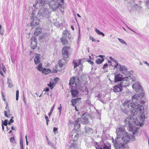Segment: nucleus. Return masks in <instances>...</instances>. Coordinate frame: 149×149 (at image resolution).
<instances>
[{
	"label": "nucleus",
	"instance_id": "nucleus-3",
	"mask_svg": "<svg viewBox=\"0 0 149 149\" xmlns=\"http://www.w3.org/2000/svg\"><path fill=\"white\" fill-rule=\"evenodd\" d=\"M64 1V0H50L48 4L50 8L55 10L61 5V2L63 3Z\"/></svg>",
	"mask_w": 149,
	"mask_h": 149
},
{
	"label": "nucleus",
	"instance_id": "nucleus-33",
	"mask_svg": "<svg viewBox=\"0 0 149 149\" xmlns=\"http://www.w3.org/2000/svg\"><path fill=\"white\" fill-rule=\"evenodd\" d=\"M7 83L9 87L11 88L13 86L11 80H10L9 78H8Z\"/></svg>",
	"mask_w": 149,
	"mask_h": 149
},
{
	"label": "nucleus",
	"instance_id": "nucleus-43",
	"mask_svg": "<svg viewBox=\"0 0 149 149\" xmlns=\"http://www.w3.org/2000/svg\"><path fill=\"white\" fill-rule=\"evenodd\" d=\"M54 107H53L51 109L50 112L48 114V115L49 116H50L52 114V111H53V109H54Z\"/></svg>",
	"mask_w": 149,
	"mask_h": 149
},
{
	"label": "nucleus",
	"instance_id": "nucleus-21",
	"mask_svg": "<svg viewBox=\"0 0 149 149\" xmlns=\"http://www.w3.org/2000/svg\"><path fill=\"white\" fill-rule=\"evenodd\" d=\"M73 63L74 64V68H75L81 64V60L79 59L78 60H74L73 61Z\"/></svg>",
	"mask_w": 149,
	"mask_h": 149
},
{
	"label": "nucleus",
	"instance_id": "nucleus-19",
	"mask_svg": "<svg viewBox=\"0 0 149 149\" xmlns=\"http://www.w3.org/2000/svg\"><path fill=\"white\" fill-rule=\"evenodd\" d=\"M122 75L120 74H116L114 77V82H116L119 81H122L123 80Z\"/></svg>",
	"mask_w": 149,
	"mask_h": 149
},
{
	"label": "nucleus",
	"instance_id": "nucleus-48",
	"mask_svg": "<svg viewBox=\"0 0 149 149\" xmlns=\"http://www.w3.org/2000/svg\"><path fill=\"white\" fill-rule=\"evenodd\" d=\"M46 137L47 144L49 145H50L51 144V143L49 141L47 136H46Z\"/></svg>",
	"mask_w": 149,
	"mask_h": 149
},
{
	"label": "nucleus",
	"instance_id": "nucleus-1",
	"mask_svg": "<svg viewBox=\"0 0 149 149\" xmlns=\"http://www.w3.org/2000/svg\"><path fill=\"white\" fill-rule=\"evenodd\" d=\"M143 106L139 108L137 104L131 102L130 101H125L123 103L121 110L125 113L130 115L124 120L125 124L128 126L130 130H133L135 125H139L140 124L139 122L137 119L136 115L139 112L141 113Z\"/></svg>",
	"mask_w": 149,
	"mask_h": 149
},
{
	"label": "nucleus",
	"instance_id": "nucleus-8",
	"mask_svg": "<svg viewBox=\"0 0 149 149\" xmlns=\"http://www.w3.org/2000/svg\"><path fill=\"white\" fill-rule=\"evenodd\" d=\"M113 142L116 149H124L125 148L124 144L120 142L117 139H116L114 142Z\"/></svg>",
	"mask_w": 149,
	"mask_h": 149
},
{
	"label": "nucleus",
	"instance_id": "nucleus-45",
	"mask_svg": "<svg viewBox=\"0 0 149 149\" xmlns=\"http://www.w3.org/2000/svg\"><path fill=\"white\" fill-rule=\"evenodd\" d=\"M8 120H5L2 124L4 125L5 126H6L8 125Z\"/></svg>",
	"mask_w": 149,
	"mask_h": 149
},
{
	"label": "nucleus",
	"instance_id": "nucleus-17",
	"mask_svg": "<svg viewBox=\"0 0 149 149\" xmlns=\"http://www.w3.org/2000/svg\"><path fill=\"white\" fill-rule=\"evenodd\" d=\"M119 70L122 73L124 74L126 76L128 74L127 68L125 66L119 65Z\"/></svg>",
	"mask_w": 149,
	"mask_h": 149
},
{
	"label": "nucleus",
	"instance_id": "nucleus-32",
	"mask_svg": "<svg viewBox=\"0 0 149 149\" xmlns=\"http://www.w3.org/2000/svg\"><path fill=\"white\" fill-rule=\"evenodd\" d=\"M75 77H73L70 80L69 84L70 85H73L75 83Z\"/></svg>",
	"mask_w": 149,
	"mask_h": 149
},
{
	"label": "nucleus",
	"instance_id": "nucleus-9",
	"mask_svg": "<svg viewBox=\"0 0 149 149\" xmlns=\"http://www.w3.org/2000/svg\"><path fill=\"white\" fill-rule=\"evenodd\" d=\"M95 146L96 149H111V145L109 143H107L106 144H104L100 148L97 145V142L95 141L94 142Z\"/></svg>",
	"mask_w": 149,
	"mask_h": 149
},
{
	"label": "nucleus",
	"instance_id": "nucleus-38",
	"mask_svg": "<svg viewBox=\"0 0 149 149\" xmlns=\"http://www.w3.org/2000/svg\"><path fill=\"white\" fill-rule=\"evenodd\" d=\"M37 69L38 70L40 71H42L43 68L42 67V65L40 63L39 64L38 66L37 67Z\"/></svg>",
	"mask_w": 149,
	"mask_h": 149
},
{
	"label": "nucleus",
	"instance_id": "nucleus-16",
	"mask_svg": "<svg viewBox=\"0 0 149 149\" xmlns=\"http://www.w3.org/2000/svg\"><path fill=\"white\" fill-rule=\"evenodd\" d=\"M139 98V96L138 95L135 94L132 97V101L131 100H127V101H130L131 103H134L135 104H137L139 108L141 106H143L142 105H140L139 104L137 103V101Z\"/></svg>",
	"mask_w": 149,
	"mask_h": 149
},
{
	"label": "nucleus",
	"instance_id": "nucleus-25",
	"mask_svg": "<svg viewBox=\"0 0 149 149\" xmlns=\"http://www.w3.org/2000/svg\"><path fill=\"white\" fill-rule=\"evenodd\" d=\"M70 146V149H80L79 145L75 143H72L71 146Z\"/></svg>",
	"mask_w": 149,
	"mask_h": 149
},
{
	"label": "nucleus",
	"instance_id": "nucleus-46",
	"mask_svg": "<svg viewBox=\"0 0 149 149\" xmlns=\"http://www.w3.org/2000/svg\"><path fill=\"white\" fill-rule=\"evenodd\" d=\"M87 62L90 63L92 66L93 65L94 63L93 61H92L90 60H88Z\"/></svg>",
	"mask_w": 149,
	"mask_h": 149
},
{
	"label": "nucleus",
	"instance_id": "nucleus-64",
	"mask_svg": "<svg viewBox=\"0 0 149 149\" xmlns=\"http://www.w3.org/2000/svg\"><path fill=\"white\" fill-rule=\"evenodd\" d=\"M63 65V64L62 63H59V64H58V66L60 67H62Z\"/></svg>",
	"mask_w": 149,
	"mask_h": 149
},
{
	"label": "nucleus",
	"instance_id": "nucleus-37",
	"mask_svg": "<svg viewBox=\"0 0 149 149\" xmlns=\"http://www.w3.org/2000/svg\"><path fill=\"white\" fill-rule=\"evenodd\" d=\"M55 84L53 83L50 82L49 84H47V85L49 86L52 89L53 88Z\"/></svg>",
	"mask_w": 149,
	"mask_h": 149
},
{
	"label": "nucleus",
	"instance_id": "nucleus-41",
	"mask_svg": "<svg viewBox=\"0 0 149 149\" xmlns=\"http://www.w3.org/2000/svg\"><path fill=\"white\" fill-rule=\"evenodd\" d=\"M80 39H81V36H80V31L79 30V35L78 36V40H77V43L78 44L79 42Z\"/></svg>",
	"mask_w": 149,
	"mask_h": 149
},
{
	"label": "nucleus",
	"instance_id": "nucleus-54",
	"mask_svg": "<svg viewBox=\"0 0 149 149\" xmlns=\"http://www.w3.org/2000/svg\"><path fill=\"white\" fill-rule=\"evenodd\" d=\"M58 130V128L57 127H54L53 128V131L54 132V133L55 134V132L57 131Z\"/></svg>",
	"mask_w": 149,
	"mask_h": 149
},
{
	"label": "nucleus",
	"instance_id": "nucleus-31",
	"mask_svg": "<svg viewBox=\"0 0 149 149\" xmlns=\"http://www.w3.org/2000/svg\"><path fill=\"white\" fill-rule=\"evenodd\" d=\"M104 59H101L100 58H98L96 59L95 60L96 63L98 64H101L104 61Z\"/></svg>",
	"mask_w": 149,
	"mask_h": 149
},
{
	"label": "nucleus",
	"instance_id": "nucleus-2",
	"mask_svg": "<svg viewBox=\"0 0 149 149\" xmlns=\"http://www.w3.org/2000/svg\"><path fill=\"white\" fill-rule=\"evenodd\" d=\"M117 139H119L125 144L129 142L131 140L134 141L135 140L134 137L126 132L125 129L123 127L117 128L116 130Z\"/></svg>",
	"mask_w": 149,
	"mask_h": 149
},
{
	"label": "nucleus",
	"instance_id": "nucleus-12",
	"mask_svg": "<svg viewBox=\"0 0 149 149\" xmlns=\"http://www.w3.org/2000/svg\"><path fill=\"white\" fill-rule=\"evenodd\" d=\"M48 1V0H37L36 3L33 5V6L35 7L37 9V8L44 6Z\"/></svg>",
	"mask_w": 149,
	"mask_h": 149
},
{
	"label": "nucleus",
	"instance_id": "nucleus-59",
	"mask_svg": "<svg viewBox=\"0 0 149 149\" xmlns=\"http://www.w3.org/2000/svg\"><path fill=\"white\" fill-rule=\"evenodd\" d=\"M3 31L2 29H0V34L3 35Z\"/></svg>",
	"mask_w": 149,
	"mask_h": 149
},
{
	"label": "nucleus",
	"instance_id": "nucleus-29",
	"mask_svg": "<svg viewBox=\"0 0 149 149\" xmlns=\"http://www.w3.org/2000/svg\"><path fill=\"white\" fill-rule=\"evenodd\" d=\"M85 129L86 133H90L93 132V130L92 129L88 126H86L85 127Z\"/></svg>",
	"mask_w": 149,
	"mask_h": 149
},
{
	"label": "nucleus",
	"instance_id": "nucleus-15",
	"mask_svg": "<svg viewBox=\"0 0 149 149\" xmlns=\"http://www.w3.org/2000/svg\"><path fill=\"white\" fill-rule=\"evenodd\" d=\"M123 85H121L120 83L118 84L115 86L113 88L114 92H119L122 91L124 86Z\"/></svg>",
	"mask_w": 149,
	"mask_h": 149
},
{
	"label": "nucleus",
	"instance_id": "nucleus-35",
	"mask_svg": "<svg viewBox=\"0 0 149 149\" xmlns=\"http://www.w3.org/2000/svg\"><path fill=\"white\" fill-rule=\"evenodd\" d=\"M77 99H72L71 101L72 105L73 106H74V105H75L76 104V103L77 101Z\"/></svg>",
	"mask_w": 149,
	"mask_h": 149
},
{
	"label": "nucleus",
	"instance_id": "nucleus-60",
	"mask_svg": "<svg viewBox=\"0 0 149 149\" xmlns=\"http://www.w3.org/2000/svg\"><path fill=\"white\" fill-rule=\"evenodd\" d=\"M20 144L21 145V147L22 148L23 147V141L22 140H20Z\"/></svg>",
	"mask_w": 149,
	"mask_h": 149
},
{
	"label": "nucleus",
	"instance_id": "nucleus-28",
	"mask_svg": "<svg viewBox=\"0 0 149 149\" xmlns=\"http://www.w3.org/2000/svg\"><path fill=\"white\" fill-rule=\"evenodd\" d=\"M61 42L63 45H67L68 44V42L66 40L65 37H63L61 39Z\"/></svg>",
	"mask_w": 149,
	"mask_h": 149
},
{
	"label": "nucleus",
	"instance_id": "nucleus-52",
	"mask_svg": "<svg viewBox=\"0 0 149 149\" xmlns=\"http://www.w3.org/2000/svg\"><path fill=\"white\" fill-rule=\"evenodd\" d=\"M2 69L4 72H6V69L4 65H3L2 67Z\"/></svg>",
	"mask_w": 149,
	"mask_h": 149
},
{
	"label": "nucleus",
	"instance_id": "nucleus-44",
	"mask_svg": "<svg viewBox=\"0 0 149 149\" xmlns=\"http://www.w3.org/2000/svg\"><path fill=\"white\" fill-rule=\"evenodd\" d=\"M10 141L13 143H14L15 142V139L14 137H11L10 139Z\"/></svg>",
	"mask_w": 149,
	"mask_h": 149
},
{
	"label": "nucleus",
	"instance_id": "nucleus-58",
	"mask_svg": "<svg viewBox=\"0 0 149 149\" xmlns=\"http://www.w3.org/2000/svg\"><path fill=\"white\" fill-rule=\"evenodd\" d=\"M59 79L57 78H56L54 79V81H55V82L54 83H56V82L58 81Z\"/></svg>",
	"mask_w": 149,
	"mask_h": 149
},
{
	"label": "nucleus",
	"instance_id": "nucleus-5",
	"mask_svg": "<svg viewBox=\"0 0 149 149\" xmlns=\"http://www.w3.org/2000/svg\"><path fill=\"white\" fill-rule=\"evenodd\" d=\"M70 49V47L65 46L63 48L62 50V55L63 57V60L64 61H65L66 58L69 56V52Z\"/></svg>",
	"mask_w": 149,
	"mask_h": 149
},
{
	"label": "nucleus",
	"instance_id": "nucleus-13",
	"mask_svg": "<svg viewBox=\"0 0 149 149\" xmlns=\"http://www.w3.org/2000/svg\"><path fill=\"white\" fill-rule=\"evenodd\" d=\"M38 15L42 16L43 17H48L49 13L47 8H45L42 11H39L37 13Z\"/></svg>",
	"mask_w": 149,
	"mask_h": 149
},
{
	"label": "nucleus",
	"instance_id": "nucleus-55",
	"mask_svg": "<svg viewBox=\"0 0 149 149\" xmlns=\"http://www.w3.org/2000/svg\"><path fill=\"white\" fill-rule=\"evenodd\" d=\"M109 59L110 60L112 61H113V62H117L116 60L113 59L111 57H109Z\"/></svg>",
	"mask_w": 149,
	"mask_h": 149
},
{
	"label": "nucleus",
	"instance_id": "nucleus-14",
	"mask_svg": "<svg viewBox=\"0 0 149 149\" xmlns=\"http://www.w3.org/2000/svg\"><path fill=\"white\" fill-rule=\"evenodd\" d=\"M144 109V108L142 109L141 112V113H140L139 112H138V113L136 115L137 116V117H139V116L140 115V117L139 118V119L140 120H139V122H140L141 123H140V124L139 125L140 126H141L143 125V122L144 119H145V116L144 114H143V109Z\"/></svg>",
	"mask_w": 149,
	"mask_h": 149
},
{
	"label": "nucleus",
	"instance_id": "nucleus-11",
	"mask_svg": "<svg viewBox=\"0 0 149 149\" xmlns=\"http://www.w3.org/2000/svg\"><path fill=\"white\" fill-rule=\"evenodd\" d=\"M31 26L32 27L38 26L39 23V19L36 17H31Z\"/></svg>",
	"mask_w": 149,
	"mask_h": 149
},
{
	"label": "nucleus",
	"instance_id": "nucleus-18",
	"mask_svg": "<svg viewBox=\"0 0 149 149\" xmlns=\"http://www.w3.org/2000/svg\"><path fill=\"white\" fill-rule=\"evenodd\" d=\"M31 40V47L33 49H34L36 47L37 39L35 37H33L32 38Z\"/></svg>",
	"mask_w": 149,
	"mask_h": 149
},
{
	"label": "nucleus",
	"instance_id": "nucleus-4",
	"mask_svg": "<svg viewBox=\"0 0 149 149\" xmlns=\"http://www.w3.org/2000/svg\"><path fill=\"white\" fill-rule=\"evenodd\" d=\"M124 79L122 82L120 83L121 85L123 84L124 86L123 87L126 86H129L130 83L134 81V79L133 77L130 75L125 77Z\"/></svg>",
	"mask_w": 149,
	"mask_h": 149
},
{
	"label": "nucleus",
	"instance_id": "nucleus-22",
	"mask_svg": "<svg viewBox=\"0 0 149 149\" xmlns=\"http://www.w3.org/2000/svg\"><path fill=\"white\" fill-rule=\"evenodd\" d=\"M71 92L72 97H75L79 93L78 91L76 89H71Z\"/></svg>",
	"mask_w": 149,
	"mask_h": 149
},
{
	"label": "nucleus",
	"instance_id": "nucleus-50",
	"mask_svg": "<svg viewBox=\"0 0 149 149\" xmlns=\"http://www.w3.org/2000/svg\"><path fill=\"white\" fill-rule=\"evenodd\" d=\"M13 122H14V120L13 119H11L10 120L9 122L8 123V124L9 125H10L11 123H13Z\"/></svg>",
	"mask_w": 149,
	"mask_h": 149
},
{
	"label": "nucleus",
	"instance_id": "nucleus-26",
	"mask_svg": "<svg viewBox=\"0 0 149 149\" xmlns=\"http://www.w3.org/2000/svg\"><path fill=\"white\" fill-rule=\"evenodd\" d=\"M42 32V30L40 27H37L34 32V34L36 36H37L40 34Z\"/></svg>",
	"mask_w": 149,
	"mask_h": 149
},
{
	"label": "nucleus",
	"instance_id": "nucleus-63",
	"mask_svg": "<svg viewBox=\"0 0 149 149\" xmlns=\"http://www.w3.org/2000/svg\"><path fill=\"white\" fill-rule=\"evenodd\" d=\"M143 63H144L145 64L147 65L149 67V64L147 62V61H143Z\"/></svg>",
	"mask_w": 149,
	"mask_h": 149
},
{
	"label": "nucleus",
	"instance_id": "nucleus-49",
	"mask_svg": "<svg viewBox=\"0 0 149 149\" xmlns=\"http://www.w3.org/2000/svg\"><path fill=\"white\" fill-rule=\"evenodd\" d=\"M89 39L90 40H91L92 42H94L95 41V40L91 36L89 37Z\"/></svg>",
	"mask_w": 149,
	"mask_h": 149
},
{
	"label": "nucleus",
	"instance_id": "nucleus-20",
	"mask_svg": "<svg viewBox=\"0 0 149 149\" xmlns=\"http://www.w3.org/2000/svg\"><path fill=\"white\" fill-rule=\"evenodd\" d=\"M132 88L136 89L141 90V87L139 83L136 82L132 85Z\"/></svg>",
	"mask_w": 149,
	"mask_h": 149
},
{
	"label": "nucleus",
	"instance_id": "nucleus-7",
	"mask_svg": "<svg viewBox=\"0 0 149 149\" xmlns=\"http://www.w3.org/2000/svg\"><path fill=\"white\" fill-rule=\"evenodd\" d=\"M127 2V6L129 7H131L133 10H136L139 8V7L136 4L134 3V0H125Z\"/></svg>",
	"mask_w": 149,
	"mask_h": 149
},
{
	"label": "nucleus",
	"instance_id": "nucleus-39",
	"mask_svg": "<svg viewBox=\"0 0 149 149\" xmlns=\"http://www.w3.org/2000/svg\"><path fill=\"white\" fill-rule=\"evenodd\" d=\"M117 62H114L115 63V65H114V69L115 68H119V65H120V64H119L118 63L117 61L116 60Z\"/></svg>",
	"mask_w": 149,
	"mask_h": 149
},
{
	"label": "nucleus",
	"instance_id": "nucleus-53",
	"mask_svg": "<svg viewBox=\"0 0 149 149\" xmlns=\"http://www.w3.org/2000/svg\"><path fill=\"white\" fill-rule=\"evenodd\" d=\"M146 5L148 8L149 9V0H147L146 1Z\"/></svg>",
	"mask_w": 149,
	"mask_h": 149
},
{
	"label": "nucleus",
	"instance_id": "nucleus-36",
	"mask_svg": "<svg viewBox=\"0 0 149 149\" xmlns=\"http://www.w3.org/2000/svg\"><path fill=\"white\" fill-rule=\"evenodd\" d=\"M118 40L121 43L127 45V43L124 40L120 38H118Z\"/></svg>",
	"mask_w": 149,
	"mask_h": 149
},
{
	"label": "nucleus",
	"instance_id": "nucleus-34",
	"mask_svg": "<svg viewBox=\"0 0 149 149\" xmlns=\"http://www.w3.org/2000/svg\"><path fill=\"white\" fill-rule=\"evenodd\" d=\"M95 31L98 34L101 35L103 36H104V34L103 33L101 32L97 29H95Z\"/></svg>",
	"mask_w": 149,
	"mask_h": 149
},
{
	"label": "nucleus",
	"instance_id": "nucleus-40",
	"mask_svg": "<svg viewBox=\"0 0 149 149\" xmlns=\"http://www.w3.org/2000/svg\"><path fill=\"white\" fill-rule=\"evenodd\" d=\"M19 91L18 90H17L16 91V100H18V98H19Z\"/></svg>",
	"mask_w": 149,
	"mask_h": 149
},
{
	"label": "nucleus",
	"instance_id": "nucleus-57",
	"mask_svg": "<svg viewBox=\"0 0 149 149\" xmlns=\"http://www.w3.org/2000/svg\"><path fill=\"white\" fill-rule=\"evenodd\" d=\"M47 70L45 68H43L42 69V72L43 73H45V74H46V70Z\"/></svg>",
	"mask_w": 149,
	"mask_h": 149
},
{
	"label": "nucleus",
	"instance_id": "nucleus-62",
	"mask_svg": "<svg viewBox=\"0 0 149 149\" xmlns=\"http://www.w3.org/2000/svg\"><path fill=\"white\" fill-rule=\"evenodd\" d=\"M49 88H46L45 89L43 90V91H49Z\"/></svg>",
	"mask_w": 149,
	"mask_h": 149
},
{
	"label": "nucleus",
	"instance_id": "nucleus-42",
	"mask_svg": "<svg viewBox=\"0 0 149 149\" xmlns=\"http://www.w3.org/2000/svg\"><path fill=\"white\" fill-rule=\"evenodd\" d=\"M36 11L35 10H33L32 11V13L31 14V17H36V15H35V14L36 13Z\"/></svg>",
	"mask_w": 149,
	"mask_h": 149
},
{
	"label": "nucleus",
	"instance_id": "nucleus-51",
	"mask_svg": "<svg viewBox=\"0 0 149 149\" xmlns=\"http://www.w3.org/2000/svg\"><path fill=\"white\" fill-rule=\"evenodd\" d=\"M23 101L25 104H26L27 102H26V100L25 97L24 96V95H23Z\"/></svg>",
	"mask_w": 149,
	"mask_h": 149
},
{
	"label": "nucleus",
	"instance_id": "nucleus-6",
	"mask_svg": "<svg viewBox=\"0 0 149 149\" xmlns=\"http://www.w3.org/2000/svg\"><path fill=\"white\" fill-rule=\"evenodd\" d=\"M80 134L81 132L79 131H75V130H73L70 134L69 137L74 141L77 139Z\"/></svg>",
	"mask_w": 149,
	"mask_h": 149
},
{
	"label": "nucleus",
	"instance_id": "nucleus-23",
	"mask_svg": "<svg viewBox=\"0 0 149 149\" xmlns=\"http://www.w3.org/2000/svg\"><path fill=\"white\" fill-rule=\"evenodd\" d=\"M75 85L76 86L77 88H79V86L80 85V82L79 80V78L78 77H76L75 78Z\"/></svg>",
	"mask_w": 149,
	"mask_h": 149
},
{
	"label": "nucleus",
	"instance_id": "nucleus-27",
	"mask_svg": "<svg viewBox=\"0 0 149 149\" xmlns=\"http://www.w3.org/2000/svg\"><path fill=\"white\" fill-rule=\"evenodd\" d=\"M63 34L64 36L65 37H66L69 39H70L71 38V35L69 33V31L67 30H65L63 31Z\"/></svg>",
	"mask_w": 149,
	"mask_h": 149
},
{
	"label": "nucleus",
	"instance_id": "nucleus-56",
	"mask_svg": "<svg viewBox=\"0 0 149 149\" xmlns=\"http://www.w3.org/2000/svg\"><path fill=\"white\" fill-rule=\"evenodd\" d=\"M6 109H7V110H8V112H10V111H9V108H8V105L7 103V104H6Z\"/></svg>",
	"mask_w": 149,
	"mask_h": 149
},
{
	"label": "nucleus",
	"instance_id": "nucleus-47",
	"mask_svg": "<svg viewBox=\"0 0 149 149\" xmlns=\"http://www.w3.org/2000/svg\"><path fill=\"white\" fill-rule=\"evenodd\" d=\"M108 66V65L107 64V63H106L104 65L102 68L103 69H105Z\"/></svg>",
	"mask_w": 149,
	"mask_h": 149
},
{
	"label": "nucleus",
	"instance_id": "nucleus-24",
	"mask_svg": "<svg viewBox=\"0 0 149 149\" xmlns=\"http://www.w3.org/2000/svg\"><path fill=\"white\" fill-rule=\"evenodd\" d=\"M40 55L39 54H37L34 59L35 63L36 64L39 63L40 62Z\"/></svg>",
	"mask_w": 149,
	"mask_h": 149
},
{
	"label": "nucleus",
	"instance_id": "nucleus-61",
	"mask_svg": "<svg viewBox=\"0 0 149 149\" xmlns=\"http://www.w3.org/2000/svg\"><path fill=\"white\" fill-rule=\"evenodd\" d=\"M58 109L59 110V113H60V114L61 113V110L62 109V107L61 106L59 107H58Z\"/></svg>",
	"mask_w": 149,
	"mask_h": 149
},
{
	"label": "nucleus",
	"instance_id": "nucleus-30",
	"mask_svg": "<svg viewBox=\"0 0 149 149\" xmlns=\"http://www.w3.org/2000/svg\"><path fill=\"white\" fill-rule=\"evenodd\" d=\"M80 124L76 120L75 122V123H74V129L75 130H77L78 129H79L80 127Z\"/></svg>",
	"mask_w": 149,
	"mask_h": 149
},
{
	"label": "nucleus",
	"instance_id": "nucleus-10",
	"mask_svg": "<svg viewBox=\"0 0 149 149\" xmlns=\"http://www.w3.org/2000/svg\"><path fill=\"white\" fill-rule=\"evenodd\" d=\"M92 119L91 116L90 115H87L83 118H81L80 120L82 124H86L89 123L90 120Z\"/></svg>",
	"mask_w": 149,
	"mask_h": 149
}]
</instances>
